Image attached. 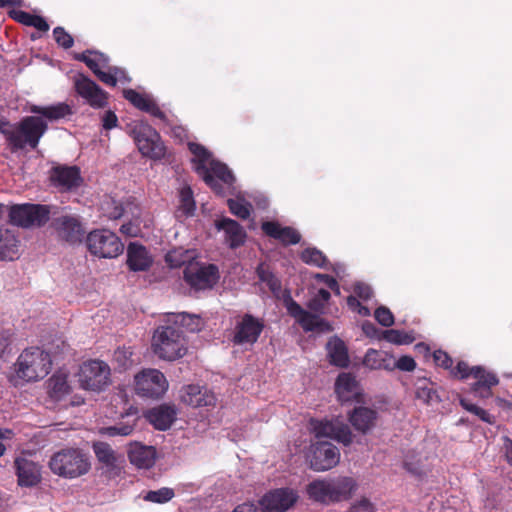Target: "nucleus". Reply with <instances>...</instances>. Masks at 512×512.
Listing matches in <instances>:
<instances>
[{"label":"nucleus","instance_id":"nucleus-43","mask_svg":"<svg viewBox=\"0 0 512 512\" xmlns=\"http://www.w3.org/2000/svg\"><path fill=\"white\" fill-rule=\"evenodd\" d=\"M94 453L99 462L107 467H115L116 455L111 446L105 442H96L93 444Z\"/></svg>","mask_w":512,"mask_h":512},{"label":"nucleus","instance_id":"nucleus-49","mask_svg":"<svg viewBox=\"0 0 512 512\" xmlns=\"http://www.w3.org/2000/svg\"><path fill=\"white\" fill-rule=\"evenodd\" d=\"M228 206L232 214L235 216L241 218V219H247L250 216L251 213V204L245 201L242 198L237 199H229L228 200Z\"/></svg>","mask_w":512,"mask_h":512},{"label":"nucleus","instance_id":"nucleus-60","mask_svg":"<svg viewBox=\"0 0 512 512\" xmlns=\"http://www.w3.org/2000/svg\"><path fill=\"white\" fill-rule=\"evenodd\" d=\"M471 368L472 367H469V365L466 362L460 361V362H458L455 370H453L452 373L455 376L459 375L460 378L465 379V378L471 376V373H470Z\"/></svg>","mask_w":512,"mask_h":512},{"label":"nucleus","instance_id":"nucleus-20","mask_svg":"<svg viewBox=\"0 0 512 512\" xmlns=\"http://www.w3.org/2000/svg\"><path fill=\"white\" fill-rule=\"evenodd\" d=\"M180 397L183 403L195 408L214 406L217 400L209 388L196 384L184 386L180 391Z\"/></svg>","mask_w":512,"mask_h":512},{"label":"nucleus","instance_id":"nucleus-39","mask_svg":"<svg viewBox=\"0 0 512 512\" xmlns=\"http://www.w3.org/2000/svg\"><path fill=\"white\" fill-rule=\"evenodd\" d=\"M197 258V252L194 249H184L178 247L170 250L166 256L165 261L171 268H178L181 266H187L190 263H194Z\"/></svg>","mask_w":512,"mask_h":512},{"label":"nucleus","instance_id":"nucleus-24","mask_svg":"<svg viewBox=\"0 0 512 512\" xmlns=\"http://www.w3.org/2000/svg\"><path fill=\"white\" fill-rule=\"evenodd\" d=\"M470 373L476 379L471 386L474 395L480 398L490 397L492 395L491 388L499 382L497 376L492 372L486 371L481 366H473Z\"/></svg>","mask_w":512,"mask_h":512},{"label":"nucleus","instance_id":"nucleus-37","mask_svg":"<svg viewBox=\"0 0 512 512\" xmlns=\"http://www.w3.org/2000/svg\"><path fill=\"white\" fill-rule=\"evenodd\" d=\"M327 355L331 364L345 368L349 365V356L344 342L334 337L327 342Z\"/></svg>","mask_w":512,"mask_h":512},{"label":"nucleus","instance_id":"nucleus-27","mask_svg":"<svg viewBox=\"0 0 512 512\" xmlns=\"http://www.w3.org/2000/svg\"><path fill=\"white\" fill-rule=\"evenodd\" d=\"M152 257L141 244L132 242L127 247V265L132 271H146L152 265Z\"/></svg>","mask_w":512,"mask_h":512},{"label":"nucleus","instance_id":"nucleus-12","mask_svg":"<svg viewBox=\"0 0 512 512\" xmlns=\"http://www.w3.org/2000/svg\"><path fill=\"white\" fill-rule=\"evenodd\" d=\"M184 280L194 290L211 289L219 280V269L215 264H203L198 261L184 268Z\"/></svg>","mask_w":512,"mask_h":512},{"label":"nucleus","instance_id":"nucleus-5","mask_svg":"<svg viewBox=\"0 0 512 512\" xmlns=\"http://www.w3.org/2000/svg\"><path fill=\"white\" fill-rule=\"evenodd\" d=\"M155 355L167 361H174L187 353V341L183 330L171 323L158 327L152 338Z\"/></svg>","mask_w":512,"mask_h":512},{"label":"nucleus","instance_id":"nucleus-58","mask_svg":"<svg viewBox=\"0 0 512 512\" xmlns=\"http://www.w3.org/2000/svg\"><path fill=\"white\" fill-rule=\"evenodd\" d=\"M436 396L435 391L431 388L425 386H419L416 390V397L418 399L423 400L426 403L433 401V398Z\"/></svg>","mask_w":512,"mask_h":512},{"label":"nucleus","instance_id":"nucleus-16","mask_svg":"<svg viewBox=\"0 0 512 512\" xmlns=\"http://www.w3.org/2000/svg\"><path fill=\"white\" fill-rule=\"evenodd\" d=\"M264 321L250 313L244 314L236 323L232 342L235 345H254L264 329Z\"/></svg>","mask_w":512,"mask_h":512},{"label":"nucleus","instance_id":"nucleus-21","mask_svg":"<svg viewBox=\"0 0 512 512\" xmlns=\"http://www.w3.org/2000/svg\"><path fill=\"white\" fill-rule=\"evenodd\" d=\"M77 93L93 108H103L107 104V93L91 79L81 76L75 80Z\"/></svg>","mask_w":512,"mask_h":512},{"label":"nucleus","instance_id":"nucleus-46","mask_svg":"<svg viewBox=\"0 0 512 512\" xmlns=\"http://www.w3.org/2000/svg\"><path fill=\"white\" fill-rule=\"evenodd\" d=\"M179 209L185 216L193 215L195 211V201L190 186H183L179 192Z\"/></svg>","mask_w":512,"mask_h":512},{"label":"nucleus","instance_id":"nucleus-2","mask_svg":"<svg viewBox=\"0 0 512 512\" xmlns=\"http://www.w3.org/2000/svg\"><path fill=\"white\" fill-rule=\"evenodd\" d=\"M331 294L328 290L320 288L309 299L307 311L301 307L295 300L288 298L285 300V307L288 314L293 317L296 322L306 332H329L332 330L328 321L321 318L326 314Z\"/></svg>","mask_w":512,"mask_h":512},{"label":"nucleus","instance_id":"nucleus-8","mask_svg":"<svg viewBox=\"0 0 512 512\" xmlns=\"http://www.w3.org/2000/svg\"><path fill=\"white\" fill-rule=\"evenodd\" d=\"M75 59L84 62L87 67L108 86H116L118 82L129 83L130 78L122 68L109 65V57L98 51L86 50L76 54Z\"/></svg>","mask_w":512,"mask_h":512},{"label":"nucleus","instance_id":"nucleus-61","mask_svg":"<svg viewBox=\"0 0 512 512\" xmlns=\"http://www.w3.org/2000/svg\"><path fill=\"white\" fill-rule=\"evenodd\" d=\"M257 506L251 502H245L236 506L231 512H257Z\"/></svg>","mask_w":512,"mask_h":512},{"label":"nucleus","instance_id":"nucleus-34","mask_svg":"<svg viewBox=\"0 0 512 512\" xmlns=\"http://www.w3.org/2000/svg\"><path fill=\"white\" fill-rule=\"evenodd\" d=\"M138 420L137 412L129 411L121 421L112 426L102 428L101 433L108 437L128 436L134 431Z\"/></svg>","mask_w":512,"mask_h":512},{"label":"nucleus","instance_id":"nucleus-33","mask_svg":"<svg viewBox=\"0 0 512 512\" xmlns=\"http://www.w3.org/2000/svg\"><path fill=\"white\" fill-rule=\"evenodd\" d=\"M262 230L270 237L280 240L284 244H297L301 236L291 227H282L276 222H264Z\"/></svg>","mask_w":512,"mask_h":512},{"label":"nucleus","instance_id":"nucleus-63","mask_svg":"<svg viewBox=\"0 0 512 512\" xmlns=\"http://www.w3.org/2000/svg\"><path fill=\"white\" fill-rule=\"evenodd\" d=\"M347 305L351 310L357 311L358 308L360 307L361 303L355 296H349L347 298Z\"/></svg>","mask_w":512,"mask_h":512},{"label":"nucleus","instance_id":"nucleus-10","mask_svg":"<svg viewBox=\"0 0 512 512\" xmlns=\"http://www.w3.org/2000/svg\"><path fill=\"white\" fill-rule=\"evenodd\" d=\"M88 251L98 257L112 259L122 254L124 245L120 238L108 229H96L86 237Z\"/></svg>","mask_w":512,"mask_h":512},{"label":"nucleus","instance_id":"nucleus-47","mask_svg":"<svg viewBox=\"0 0 512 512\" xmlns=\"http://www.w3.org/2000/svg\"><path fill=\"white\" fill-rule=\"evenodd\" d=\"M301 259L304 263L314 265L320 268L327 267L326 256L316 248H307L301 253Z\"/></svg>","mask_w":512,"mask_h":512},{"label":"nucleus","instance_id":"nucleus-57","mask_svg":"<svg viewBox=\"0 0 512 512\" xmlns=\"http://www.w3.org/2000/svg\"><path fill=\"white\" fill-rule=\"evenodd\" d=\"M353 290L356 296L363 300H368L372 296L371 287L365 283H356Z\"/></svg>","mask_w":512,"mask_h":512},{"label":"nucleus","instance_id":"nucleus-29","mask_svg":"<svg viewBox=\"0 0 512 512\" xmlns=\"http://www.w3.org/2000/svg\"><path fill=\"white\" fill-rule=\"evenodd\" d=\"M218 230L225 233V242L230 248H237L244 244L246 232L244 228L235 220L223 218L216 223Z\"/></svg>","mask_w":512,"mask_h":512},{"label":"nucleus","instance_id":"nucleus-45","mask_svg":"<svg viewBox=\"0 0 512 512\" xmlns=\"http://www.w3.org/2000/svg\"><path fill=\"white\" fill-rule=\"evenodd\" d=\"M175 493L172 488L162 487L158 490H150L146 492L142 498L146 502L156 503V504H164L169 502Z\"/></svg>","mask_w":512,"mask_h":512},{"label":"nucleus","instance_id":"nucleus-17","mask_svg":"<svg viewBox=\"0 0 512 512\" xmlns=\"http://www.w3.org/2000/svg\"><path fill=\"white\" fill-rule=\"evenodd\" d=\"M135 383L137 394L150 398L162 396L168 388L164 374L156 369L144 370L137 374Z\"/></svg>","mask_w":512,"mask_h":512},{"label":"nucleus","instance_id":"nucleus-54","mask_svg":"<svg viewBox=\"0 0 512 512\" xmlns=\"http://www.w3.org/2000/svg\"><path fill=\"white\" fill-rule=\"evenodd\" d=\"M392 367L400 371L411 372L416 368L415 360L408 355L401 356L397 361L392 360Z\"/></svg>","mask_w":512,"mask_h":512},{"label":"nucleus","instance_id":"nucleus-15","mask_svg":"<svg viewBox=\"0 0 512 512\" xmlns=\"http://www.w3.org/2000/svg\"><path fill=\"white\" fill-rule=\"evenodd\" d=\"M312 432L315 437L330 438L344 446H348L353 441V434L347 424L336 418L332 420H312L310 422Z\"/></svg>","mask_w":512,"mask_h":512},{"label":"nucleus","instance_id":"nucleus-11","mask_svg":"<svg viewBox=\"0 0 512 512\" xmlns=\"http://www.w3.org/2000/svg\"><path fill=\"white\" fill-rule=\"evenodd\" d=\"M50 216L49 207L41 204H16L9 208V221L11 224L28 228L42 226Z\"/></svg>","mask_w":512,"mask_h":512},{"label":"nucleus","instance_id":"nucleus-38","mask_svg":"<svg viewBox=\"0 0 512 512\" xmlns=\"http://www.w3.org/2000/svg\"><path fill=\"white\" fill-rule=\"evenodd\" d=\"M167 323H171L181 330L185 328L189 332H198L201 330L203 322L198 315L182 313L167 314Z\"/></svg>","mask_w":512,"mask_h":512},{"label":"nucleus","instance_id":"nucleus-55","mask_svg":"<svg viewBox=\"0 0 512 512\" xmlns=\"http://www.w3.org/2000/svg\"><path fill=\"white\" fill-rule=\"evenodd\" d=\"M434 361L438 366H441L445 369H450L452 367L453 361L451 357L444 351L438 350L433 354Z\"/></svg>","mask_w":512,"mask_h":512},{"label":"nucleus","instance_id":"nucleus-9","mask_svg":"<svg viewBox=\"0 0 512 512\" xmlns=\"http://www.w3.org/2000/svg\"><path fill=\"white\" fill-rule=\"evenodd\" d=\"M139 152L151 159H161L165 155V146L159 133L144 122H135L129 130Z\"/></svg>","mask_w":512,"mask_h":512},{"label":"nucleus","instance_id":"nucleus-30","mask_svg":"<svg viewBox=\"0 0 512 512\" xmlns=\"http://www.w3.org/2000/svg\"><path fill=\"white\" fill-rule=\"evenodd\" d=\"M132 208L138 210V205L134 201L122 202L110 196L105 197L100 205L102 214L111 220L128 216V211Z\"/></svg>","mask_w":512,"mask_h":512},{"label":"nucleus","instance_id":"nucleus-41","mask_svg":"<svg viewBox=\"0 0 512 512\" xmlns=\"http://www.w3.org/2000/svg\"><path fill=\"white\" fill-rule=\"evenodd\" d=\"M12 17L26 26H31L39 31L46 32L49 30V25L44 18L37 15H32L25 11H13Z\"/></svg>","mask_w":512,"mask_h":512},{"label":"nucleus","instance_id":"nucleus-7","mask_svg":"<svg viewBox=\"0 0 512 512\" xmlns=\"http://www.w3.org/2000/svg\"><path fill=\"white\" fill-rule=\"evenodd\" d=\"M46 130L45 120L37 116H28L17 127L8 126L2 132L15 149H23L25 146L34 149Z\"/></svg>","mask_w":512,"mask_h":512},{"label":"nucleus","instance_id":"nucleus-40","mask_svg":"<svg viewBox=\"0 0 512 512\" xmlns=\"http://www.w3.org/2000/svg\"><path fill=\"white\" fill-rule=\"evenodd\" d=\"M31 111L49 120H58L71 114V108L65 103H58L47 107L34 106Z\"/></svg>","mask_w":512,"mask_h":512},{"label":"nucleus","instance_id":"nucleus-26","mask_svg":"<svg viewBox=\"0 0 512 512\" xmlns=\"http://www.w3.org/2000/svg\"><path fill=\"white\" fill-rule=\"evenodd\" d=\"M128 458L132 465L139 469H149L155 464L156 450L153 446L139 442L130 443Z\"/></svg>","mask_w":512,"mask_h":512},{"label":"nucleus","instance_id":"nucleus-32","mask_svg":"<svg viewBox=\"0 0 512 512\" xmlns=\"http://www.w3.org/2000/svg\"><path fill=\"white\" fill-rule=\"evenodd\" d=\"M147 418L156 429L164 431L170 428L175 421L176 410L172 406L161 405L151 409L147 414Z\"/></svg>","mask_w":512,"mask_h":512},{"label":"nucleus","instance_id":"nucleus-53","mask_svg":"<svg viewBox=\"0 0 512 512\" xmlns=\"http://www.w3.org/2000/svg\"><path fill=\"white\" fill-rule=\"evenodd\" d=\"M53 35L57 44L65 49L73 46L74 40L70 34H68L64 28L56 27L53 30Z\"/></svg>","mask_w":512,"mask_h":512},{"label":"nucleus","instance_id":"nucleus-44","mask_svg":"<svg viewBox=\"0 0 512 512\" xmlns=\"http://www.w3.org/2000/svg\"><path fill=\"white\" fill-rule=\"evenodd\" d=\"M125 218L128 219L127 222L123 223L120 227V231L122 234L128 237H136L140 233V209L128 211V216Z\"/></svg>","mask_w":512,"mask_h":512},{"label":"nucleus","instance_id":"nucleus-64","mask_svg":"<svg viewBox=\"0 0 512 512\" xmlns=\"http://www.w3.org/2000/svg\"><path fill=\"white\" fill-rule=\"evenodd\" d=\"M505 449L507 460L512 465V440L506 439Z\"/></svg>","mask_w":512,"mask_h":512},{"label":"nucleus","instance_id":"nucleus-51","mask_svg":"<svg viewBox=\"0 0 512 512\" xmlns=\"http://www.w3.org/2000/svg\"><path fill=\"white\" fill-rule=\"evenodd\" d=\"M132 352L129 348H118L114 351L113 359L117 362L119 368L127 369L132 364Z\"/></svg>","mask_w":512,"mask_h":512},{"label":"nucleus","instance_id":"nucleus-1","mask_svg":"<svg viewBox=\"0 0 512 512\" xmlns=\"http://www.w3.org/2000/svg\"><path fill=\"white\" fill-rule=\"evenodd\" d=\"M358 489L357 481L350 476L319 477L306 486L308 498L325 506L349 501Z\"/></svg>","mask_w":512,"mask_h":512},{"label":"nucleus","instance_id":"nucleus-36","mask_svg":"<svg viewBox=\"0 0 512 512\" xmlns=\"http://www.w3.org/2000/svg\"><path fill=\"white\" fill-rule=\"evenodd\" d=\"M392 360L393 356L391 354L371 348L367 350L363 364L371 370L384 369L393 371Z\"/></svg>","mask_w":512,"mask_h":512},{"label":"nucleus","instance_id":"nucleus-14","mask_svg":"<svg viewBox=\"0 0 512 512\" xmlns=\"http://www.w3.org/2000/svg\"><path fill=\"white\" fill-rule=\"evenodd\" d=\"M312 470L323 472L335 467L340 460L339 449L328 441H317L310 446L307 456Z\"/></svg>","mask_w":512,"mask_h":512},{"label":"nucleus","instance_id":"nucleus-6","mask_svg":"<svg viewBox=\"0 0 512 512\" xmlns=\"http://www.w3.org/2000/svg\"><path fill=\"white\" fill-rule=\"evenodd\" d=\"M48 466L51 472L65 479H75L90 470L89 456L79 448H63L53 453Z\"/></svg>","mask_w":512,"mask_h":512},{"label":"nucleus","instance_id":"nucleus-59","mask_svg":"<svg viewBox=\"0 0 512 512\" xmlns=\"http://www.w3.org/2000/svg\"><path fill=\"white\" fill-rule=\"evenodd\" d=\"M118 118L112 111H106L102 117V126L106 130H110L117 126Z\"/></svg>","mask_w":512,"mask_h":512},{"label":"nucleus","instance_id":"nucleus-19","mask_svg":"<svg viewBox=\"0 0 512 512\" xmlns=\"http://www.w3.org/2000/svg\"><path fill=\"white\" fill-rule=\"evenodd\" d=\"M17 483L20 487L37 486L42 479L41 466L26 457H17L14 461Z\"/></svg>","mask_w":512,"mask_h":512},{"label":"nucleus","instance_id":"nucleus-62","mask_svg":"<svg viewBox=\"0 0 512 512\" xmlns=\"http://www.w3.org/2000/svg\"><path fill=\"white\" fill-rule=\"evenodd\" d=\"M362 330L367 336L372 337L376 332V327L373 323L366 321L362 324Z\"/></svg>","mask_w":512,"mask_h":512},{"label":"nucleus","instance_id":"nucleus-18","mask_svg":"<svg viewBox=\"0 0 512 512\" xmlns=\"http://www.w3.org/2000/svg\"><path fill=\"white\" fill-rule=\"evenodd\" d=\"M299 499L298 492L289 487L278 488L267 492L259 501L264 512H286Z\"/></svg>","mask_w":512,"mask_h":512},{"label":"nucleus","instance_id":"nucleus-31","mask_svg":"<svg viewBox=\"0 0 512 512\" xmlns=\"http://www.w3.org/2000/svg\"><path fill=\"white\" fill-rule=\"evenodd\" d=\"M19 239L14 231L8 228L0 229V259L13 261L19 256Z\"/></svg>","mask_w":512,"mask_h":512},{"label":"nucleus","instance_id":"nucleus-35","mask_svg":"<svg viewBox=\"0 0 512 512\" xmlns=\"http://www.w3.org/2000/svg\"><path fill=\"white\" fill-rule=\"evenodd\" d=\"M335 392L340 401L346 402L358 394V383L351 373H341L335 382Z\"/></svg>","mask_w":512,"mask_h":512},{"label":"nucleus","instance_id":"nucleus-23","mask_svg":"<svg viewBox=\"0 0 512 512\" xmlns=\"http://www.w3.org/2000/svg\"><path fill=\"white\" fill-rule=\"evenodd\" d=\"M52 184L61 191H70L80 186L82 178L79 168L72 166L55 167L50 176Z\"/></svg>","mask_w":512,"mask_h":512},{"label":"nucleus","instance_id":"nucleus-25","mask_svg":"<svg viewBox=\"0 0 512 512\" xmlns=\"http://www.w3.org/2000/svg\"><path fill=\"white\" fill-rule=\"evenodd\" d=\"M377 416L376 410L358 406L348 414V420L356 431L366 434L375 427Z\"/></svg>","mask_w":512,"mask_h":512},{"label":"nucleus","instance_id":"nucleus-50","mask_svg":"<svg viewBox=\"0 0 512 512\" xmlns=\"http://www.w3.org/2000/svg\"><path fill=\"white\" fill-rule=\"evenodd\" d=\"M460 404H461V406H462L465 410H467V411H469V412H471V413L475 414V415H476V416H478L482 421L487 422V423H490V424H491V423H493V421H494V417H493V416H491V415H490L486 410H484V409H482V408L478 407L477 405H475V404H473V403H470V402H469L468 400H466V399H461V400H460Z\"/></svg>","mask_w":512,"mask_h":512},{"label":"nucleus","instance_id":"nucleus-56","mask_svg":"<svg viewBox=\"0 0 512 512\" xmlns=\"http://www.w3.org/2000/svg\"><path fill=\"white\" fill-rule=\"evenodd\" d=\"M351 512H373V505L367 498H361L354 502L350 508Z\"/></svg>","mask_w":512,"mask_h":512},{"label":"nucleus","instance_id":"nucleus-3","mask_svg":"<svg viewBox=\"0 0 512 512\" xmlns=\"http://www.w3.org/2000/svg\"><path fill=\"white\" fill-rule=\"evenodd\" d=\"M52 368V360L46 351L32 347L25 349L14 364L9 382L17 387L23 383L38 381L46 377Z\"/></svg>","mask_w":512,"mask_h":512},{"label":"nucleus","instance_id":"nucleus-22","mask_svg":"<svg viewBox=\"0 0 512 512\" xmlns=\"http://www.w3.org/2000/svg\"><path fill=\"white\" fill-rule=\"evenodd\" d=\"M53 225L60 238L70 243L81 241L84 230L77 216L61 215L54 219Z\"/></svg>","mask_w":512,"mask_h":512},{"label":"nucleus","instance_id":"nucleus-52","mask_svg":"<svg viewBox=\"0 0 512 512\" xmlns=\"http://www.w3.org/2000/svg\"><path fill=\"white\" fill-rule=\"evenodd\" d=\"M374 317L376 321L384 327H390L394 324V316L385 306L378 307L374 312Z\"/></svg>","mask_w":512,"mask_h":512},{"label":"nucleus","instance_id":"nucleus-13","mask_svg":"<svg viewBox=\"0 0 512 512\" xmlns=\"http://www.w3.org/2000/svg\"><path fill=\"white\" fill-rule=\"evenodd\" d=\"M110 368L99 360L83 363L79 370V383L83 389L101 391L109 384Z\"/></svg>","mask_w":512,"mask_h":512},{"label":"nucleus","instance_id":"nucleus-48","mask_svg":"<svg viewBox=\"0 0 512 512\" xmlns=\"http://www.w3.org/2000/svg\"><path fill=\"white\" fill-rule=\"evenodd\" d=\"M383 337L386 341L396 345H408L415 340V337L412 333L396 329L386 330L383 334Z\"/></svg>","mask_w":512,"mask_h":512},{"label":"nucleus","instance_id":"nucleus-4","mask_svg":"<svg viewBox=\"0 0 512 512\" xmlns=\"http://www.w3.org/2000/svg\"><path fill=\"white\" fill-rule=\"evenodd\" d=\"M189 149L194 155L195 171L216 193H222V188L218 181L227 185H231L234 182V176L228 167L212 159L211 154L205 147L196 143H189Z\"/></svg>","mask_w":512,"mask_h":512},{"label":"nucleus","instance_id":"nucleus-28","mask_svg":"<svg viewBox=\"0 0 512 512\" xmlns=\"http://www.w3.org/2000/svg\"><path fill=\"white\" fill-rule=\"evenodd\" d=\"M123 96L137 109L157 118L164 117V113L150 95L141 94L133 89H125L123 90Z\"/></svg>","mask_w":512,"mask_h":512},{"label":"nucleus","instance_id":"nucleus-42","mask_svg":"<svg viewBox=\"0 0 512 512\" xmlns=\"http://www.w3.org/2000/svg\"><path fill=\"white\" fill-rule=\"evenodd\" d=\"M256 274L258 276V279L261 283L266 284V286L269 288V290L273 294H278L281 291V281L280 279L275 276L269 269V267L261 263L256 268Z\"/></svg>","mask_w":512,"mask_h":512}]
</instances>
